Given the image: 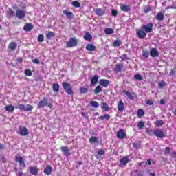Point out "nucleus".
<instances>
[{
	"label": "nucleus",
	"mask_w": 176,
	"mask_h": 176,
	"mask_svg": "<svg viewBox=\"0 0 176 176\" xmlns=\"http://www.w3.org/2000/svg\"><path fill=\"white\" fill-rule=\"evenodd\" d=\"M62 86L67 94L69 96H74V88H72V85H71L70 82H63Z\"/></svg>",
	"instance_id": "f257e3e1"
},
{
	"label": "nucleus",
	"mask_w": 176,
	"mask_h": 176,
	"mask_svg": "<svg viewBox=\"0 0 176 176\" xmlns=\"http://www.w3.org/2000/svg\"><path fill=\"white\" fill-rule=\"evenodd\" d=\"M78 46V39L75 37H71L69 41L66 43V47L71 48Z\"/></svg>",
	"instance_id": "f03ea898"
},
{
	"label": "nucleus",
	"mask_w": 176,
	"mask_h": 176,
	"mask_svg": "<svg viewBox=\"0 0 176 176\" xmlns=\"http://www.w3.org/2000/svg\"><path fill=\"white\" fill-rule=\"evenodd\" d=\"M26 14H27V13L25 12V10H24L17 9L16 10V16L19 20H23V19H25Z\"/></svg>",
	"instance_id": "7ed1b4c3"
},
{
	"label": "nucleus",
	"mask_w": 176,
	"mask_h": 176,
	"mask_svg": "<svg viewBox=\"0 0 176 176\" xmlns=\"http://www.w3.org/2000/svg\"><path fill=\"white\" fill-rule=\"evenodd\" d=\"M142 30H144V32H147V34L152 32L153 31V23H149L147 25H142Z\"/></svg>",
	"instance_id": "20e7f679"
},
{
	"label": "nucleus",
	"mask_w": 176,
	"mask_h": 176,
	"mask_svg": "<svg viewBox=\"0 0 176 176\" xmlns=\"http://www.w3.org/2000/svg\"><path fill=\"white\" fill-rule=\"evenodd\" d=\"M154 135L157 137V138H164V137H166V134H164L163 129L160 128L154 130Z\"/></svg>",
	"instance_id": "39448f33"
},
{
	"label": "nucleus",
	"mask_w": 176,
	"mask_h": 176,
	"mask_svg": "<svg viewBox=\"0 0 176 176\" xmlns=\"http://www.w3.org/2000/svg\"><path fill=\"white\" fill-rule=\"evenodd\" d=\"M47 98L43 97L41 100L38 102L37 107L41 109V108H45V107H47Z\"/></svg>",
	"instance_id": "423d86ee"
},
{
	"label": "nucleus",
	"mask_w": 176,
	"mask_h": 176,
	"mask_svg": "<svg viewBox=\"0 0 176 176\" xmlns=\"http://www.w3.org/2000/svg\"><path fill=\"white\" fill-rule=\"evenodd\" d=\"M117 137L119 140H124V138H127V134H126V131L123 129H120L117 132Z\"/></svg>",
	"instance_id": "0eeeda50"
},
{
	"label": "nucleus",
	"mask_w": 176,
	"mask_h": 176,
	"mask_svg": "<svg viewBox=\"0 0 176 176\" xmlns=\"http://www.w3.org/2000/svg\"><path fill=\"white\" fill-rule=\"evenodd\" d=\"M124 68V65L123 63H117L114 68V72L116 74H119L122 72Z\"/></svg>",
	"instance_id": "6e6552de"
},
{
	"label": "nucleus",
	"mask_w": 176,
	"mask_h": 176,
	"mask_svg": "<svg viewBox=\"0 0 176 176\" xmlns=\"http://www.w3.org/2000/svg\"><path fill=\"white\" fill-rule=\"evenodd\" d=\"M122 93H124V94H126L129 100H130L131 101L134 100V96H135V92H130L129 91L123 90Z\"/></svg>",
	"instance_id": "1a4fd4ad"
},
{
	"label": "nucleus",
	"mask_w": 176,
	"mask_h": 176,
	"mask_svg": "<svg viewBox=\"0 0 176 176\" xmlns=\"http://www.w3.org/2000/svg\"><path fill=\"white\" fill-rule=\"evenodd\" d=\"M19 134L22 137H27L28 134H30V131H28V129L25 126H23L22 128H19Z\"/></svg>",
	"instance_id": "9d476101"
},
{
	"label": "nucleus",
	"mask_w": 176,
	"mask_h": 176,
	"mask_svg": "<svg viewBox=\"0 0 176 176\" xmlns=\"http://www.w3.org/2000/svg\"><path fill=\"white\" fill-rule=\"evenodd\" d=\"M137 35L138 38L140 39H144V38L146 36V32L142 29L137 30Z\"/></svg>",
	"instance_id": "9b49d317"
},
{
	"label": "nucleus",
	"mask_w": 176,
	"mask_h": 176,
	"mask_svg": "<svg viewBox=\"0 0 176 176\" xmlns=\"http://www.w3.org/2000/svg\"><path fill=\"white\" fill-rule=\"evenodd\" d=\"M110 84L111 82L107 79H100L99 80V85L100 86H102V87H108Z\"/></svg>",
	"instance_id": "f8f14e48"
},
{
	"label": "nucleus",
	"mask_w": 176,
	"mask_h": 176,
	"mask_svg": "<svg viewBox=\"0 0 176 176\" xmlns=\"http://www.w3.org/2000/svg\"><path fill=\"white\" fill-rule=\"evenodd\" d=\"M16 49H17V43L11 42L9 43L8 50H9L10 52H14Z\"/></svg>",
	"instance_id": "ddd939ff"
},
{
	"label": "nucleus",
	"mask_w": 176,
	"mask_h": 176,
	"mask_svg": "<svg viewBox=\"0 0 176 176\" xmlns=\"http://www.w3.org/2000/svg\"><path fill=\"white\" fill-rule=\"evenodd\" d=\"M63 13L67 16V19H68L69 20H72V19H74V13H72V12L69 11L68 10H64L63 11Z\"/></svg>",
	"instance_id": "4468645a"
},
{
	"label": "nucleus",
	"mask_w": 176,
	"mask_h": 176,
	"mask_svg": "<svg viewBox=\"0 0 176 176\" xmlns=\"http://www.w3.org/2000/svg\"><path fill=\"white\" fill-rule=\"evenodd\" d=\"M15 162L19 163V166H21V167H23V168L25 167V162H24L23 157H16Z\"/></svg>",
	"instance_id": "2eb2a0df"
},
{
	"label": "nucleus",
	"mask_w": 176,
	"mask_h": 176,
	"mask_svg": "<svg viewBox=\"0 0 176 176\" xmlns=\"http://www.w3.org/2000/svg\"><path fill=\"white\" fill-rule=\"evenodd\" d=\"M120 10L122 12H125V13H127L131 10V6H127L126 4H123L120 6Z\"/></svg>",
	"instance_id": "dca6fc26"
},
{
	"label": "nucleus",
	"mask_w": 176,
	"mask_h": 176,
	"mask_svg": "<svg viewBox=\"0 0 176 176\" xmlns=\"http://www.w3.org/2000/svg\"><path fill=\"white\" fill-rule=\"evenodd\" d=\"M60 150L62 151L63 153H64L65 156H69L71 155V151H69L68 146H63L60 148Z\"/></svg>",
	"instance_id": "f3484780"
},
{
	"label": "nucleus",
	"mask_w": 176,
	"mask_h": 176,
	"mask_svg": "<svg viewBox=\"0 0 176 176\" xmlns=\"http://www.w3.org/2000/svg\"><path fill=\"white\" fill-rule=\"evenodd\" d=\"M150 56L151 57H153L154 58L156 57H159V52L156 48H152L150 50Z\"/></svg>",
	"instance_id": "a211bd4d"
},
{
	"label": "nucleus",
	"mask_w": 176,
	"mask_h": 176,
	"mask_svg": "<svg viewBox=\"0 0 176 176\" xmlns=\"http://www.w3.org/2000/svg\"><path fill=\"white\" fill-rule=\"evenodd\" d=\"M129 162H130L129 157H122L120 160V164L121 166H126Z\"/></svg>",
	"instance_id": "6ab92c4d"
},
{
	"label": "nucleus",
	"mask_w": 176,
	"mask_h": 176,
	"mask_svg": "<svg viewBox=\"0 0 176 176\" xmlns=\"http://www.w3.org/2000/svg\"><path fill=\"white\" fill-rule=\"evenodd\" d=\"M100 108L103 109L104 112H108L111 109L109 106L107 104V102H102Z\"/></svg>",
	"instance_id": "aec40b11"
},
{
	"label": "nucleus",
	"mask_w": 176,
	"mask_h": 176,
	"mask_svg": "<svg viewBox=\"0 0 176 176\" xmlns=\"http://www.w3.org/2000/svg\"><path fill=\"white\" fill-rule=\"evenodd\" d=\"M117 108L119 112H123L124 111V103H123V100L119 101Z\"/></svg>",
	"instance_id": "412c9836"
},
{
	"label": "nucleus",
	"mask_w": 176,
	"mask_h": 176,
	"mask_svg": "<svg viewBox=\"0 0 176 176\" xmlns=\"http://www.w3.org/2000/svg\"><path fill=\"white\" fill-rule=\"evenodd\" d=\"M33 28L34 25H32V23H26L23 27L24 31H26L27 32H30V31H31V30H32Z\"/></svg>",
	"instance_id": "4be33fe9"
},
{
	"label": "nucleus",
	"mask_w": 176,
	"mask_h": 176,
	"mask_svg": "<svg viewBox=\"0 0 176 176\" xmlns=\"http://www.w3.org/2000/svg\"><path fill=\"white\" fill-rule=\"evenodd\" d=\"M52 171H53L52 166L50 165H47L44 169V174L46 175H50L52 174Z\"/></svg>",
	"instance_id": "5701e85b"
},
{
	"label": "nucleus",
	"mask_w": 176,
	"mask_h": 176,
	"mask_svg": "<svg viewBox=\"0 0 176 176\" xmlns=\"http://www.w3.org/2000/svg\"><path fill=\"white\" fill-rule=\"evenodd\" d=\"M38 171H39V169L35 166H31L30 167V173L32 175H36L38 174Z\"/></svg>",
	"instance_id": "b1692460"
},
{
	"label": "nucleus",
	"mask_w": 176,
	"mask_h": 176,
	"mask_svg": "<svg viewBox=\"0 0 176 176\" xmlns=\"http://www.w3.org/2000/svg\"><path fill=\"white\" fill-rule=\"evenodd\" d=\"M52 90L54 93H58L60 91V85L57 82L53 83Z\"/></svg>",
	"instance_id": "393cba45"
},
{
	"label": "nucleus",
	"mask_w": 176,
	"mask_h": 176,
	"mask_svg": "<svg viewBox=\"0 0 176 176\" xmlns=\"http://www.w3.org/2000/svg\"><path fill=\"white\" fill-rule=\"evenodd\" d=\"M155 19H157L158 21H163V20H164V14L162 12H157Z\"/></svg>",
	"instance_id": "a878e982"
},
{
	"label": "nucleus",
	"mask_w": 176,
	"mask_h": 176,
	"mask_svg": "<svg viewBox=\"0 0 176 176\" xmlns=\"http://www.w3.org/2000/svg\"><path fill=\"white\" fill-rule=\"evenodd\" d=\"M95 13L97 16H104V14H105V12L102 8H96L95 10Z\"/></svg>",
	"instance_id": "bb28decb"
},
{
	"label": "nucleus",
	"mask_w": 176,
	"mask_h": 176,
	"mask_svg": "<svg viewBox=\"0 0 176 176\" xmlns=\"http://www.w3.org/2000/svg\"><path fill=\"white\" fill-rule=\"evenodd\" d=\"M85 49L86 50H88V52H94V50H96V45L93 44H87Z\"/></svg>",
	"instance_id": "cd10ccee"
},
{
	"label": "nucleus",
	"mask_w": 176,
	"mask_h": 176,
	"mask_svg": "<svg viewBox=\"0 0 176 176\" xmlns=\"http://www.w3.org/2000/svg\"><path fill=\"white\" fill-rule=\"evenodd\" d=\"M89 90H90V87H87V88L85 87H80V94H86V93H88Z\"/></svg>",
	"instance_id": "c85d7f7f"
},
{
	"label": "nucleus",
	"mask_w": 176,
	"mask_h": 176,
	"mask_svg": "<svg viewBox=\"0 0 176 176\" xmlns=\"http://www.w3.org/2000/svg\"><path fill=\"white\" fill-rule=\"evenodd\" d=\"M98 119H100V120H104V119L106 120H109L111 119V116L109 114H104L103 116H99Z\"/></svg>",
	"instance_id": "c756f323"
},
{
	"label": "nucleus",
	"mask_w": 176,
	"mask_h": 176,
	"mask_svg": "<svg viewBox=\"0 0 176 176\" xmlns=\"http://www.w3.org/2000/svg\"><path fill=\"white\" fill-rule=\"evenodd\" d=\"M144 115H145V111H144V109H138V111H137L138 118H142Z\"/></svg>",
	"instance_id": "7c9ffc66"
},
{
	"label": "nucleus",
	"mask_w": 176,
	"mask_h": 176,
	"mask_svg": "<svg viewBox=\"0 0 176 176\" xmlns=\"http://www.w3.org/2000/svg\"><path fill=\"white\" fill-rule=\"evenodd\" d=\"M47 39H48V41H50V39H52V38H54V36H56V34H54V32H49L46 35H45Z\"/></svg>",
	"instance_id": "2f4dec72"
},
{
	"label": "nucleus",
	"mask_w": 176,
	"mask_h": 176,
	"mask_svg": "<svg viewBox=\"0 0 176 176\" xmlns=\"http://www.w3.org/2000/svg\"><path fill=\"white\" fill-rule=\"evenodd\" d=\"M84 39L85 41H91L93 39V36L89 32H86L84 35Z\"/></svg>",
	"instance_id": "473e14b6"
},
{
	"label": "nucleus",
	"mask_w": 176,
	"mask_h": 176,
	"mask_svg": "<svg viewBox=\"0 0 176 176\" xmlns=\"http://www.w3.org/2000/svg\"><path fill=\"white\" fill-rule=\"evenodd\" d=\"M145 127V122L140 120L138 124V129L142 130Z\"/></svg>",
	"instance_id": "72a5a7b5"
},
{
	"label": "nucleus",
	"mask_w": 176,
	"mask_h": 176,
	"mask_svg": "<svg viewBox=\"0 0 176 176\" xmlns=\"http://www.w3.org/2000/svg\"><path fill=\"white\" fill-rule=\"evenodd\" d=\"M102 91V87L101 86L98 85L95 89L94 90V92L95 94H100Z\"/></svg>",
	"instance_id": "f704fd0d"
},
{
	"label": "nucleus",
	"mask_w": 176,
	"mask_h": 176,
	"mask_svg": "<svg viewBox=\"0 0 176 176\" xmlns=\"http://www.w3.org/2000/svg\"><path fill=\"white\" fill-rule=\"evenodd\" d=\"M142 56L144 58H148V57H149V51H148V50H143L142 52Z\"/></svg>",
	"instance_id": "c9c22d12"
},
{
	"label": "nucleus",
	"mask_w": 176,
	"mask_h": 176,
	"mask_svg": "<svg viewBox=\"0 0 176 176\" xmlns=\"http://www.w3.org/2000/svg\"><path fill=\"white\" fill-rule=\"evenodd\" d=\"M146 133L151 137L155 135V131H153V129H151L149 128H146Z\"/></svg>",
	"instance_id": "e433bc0d"
},
{
	"label": "nucleus",
	"mask_w": 176,
	"mask_h": 176,
	"mask_svg": "<svg viewBox=\"0 0 176 176\" xmlns=\"http://www.w3.org/2000/svg\"><path fill=\"white\" fill-rule=\"evenodd\" d=\"M163 124H164V122L162 120H157L155 122V125L156 126V127H162Z\"/></svg>",
	"instance_id": "4c0bfd02"
},
{
	"label": "nucleus",
	"mask_w": 176,
	"mask_h": 176,
	"mask_svg": "<svg viewBox=\"0 0 176 176\" xmlns=\"http://www.w3.org/2000/svg\"><path fill=\"white\" fill-rule=\"evenodd\" d=\"M113 32H115V30L111 28L104 29V33L106 35H111V34H113Z\"/></svg>",
	"instance_id": "58836bf2"
},
{
	"label": "nucleus",
	"mask_w": 176,
	"mask_h": 176,
	"mask_svg": "<svg viewBox=\"0 0 176 176\" xmlns=\"http://www.w3.org/2000/svg\"><path fill=\"white\" fill-rule=\"evenodd\" d=\"M98 82V76L95 75L91 80V85H96Z\"/></svg>",
	"instance_id": "ea45409f"
},
{
	"label": "nucleus",
	"mask_w": 176,
	"mask_h": 176,
	"mask_svg": "<svg viewBox=\"0 0 176 176\" xmlns=\"http://www.w3.org/2000/svg\"><path fill=\"white\" fill-rule=\"evenodd\" d=\"M90 144H97L98 142V139L96 136H92L89 139Z\"/></svg>",
	"instance_id": "a19ab883"
},
{
	"label": "nucleus",
	"mask_w": 176,
	"mask_h": 176,
	"mask_svg": "<svg viewBox=\"0 0 176 176\" xmlns=\"http://www.w3.org/2000/svg\"><path fill=\"white\" fill-rule=\"evenodd\" d=\"M6 111H7V112H13V111H14V107L12 104L6 106Z\"/></svg>",
	"instance_id": "79ce46f5"
},
{
	"label": "nucleus",
	"mask_w": 176,
	"mask_h": 176,
	"mask_svg": "<svg viewBox=\"0 0 176 176\" xmlns=\"http://www.w3.org/2000/svg\"><path fill=\"white\" fill-rule=\"evenodd\" d=\"M90 105L93 108H98L100 107V104L97 101H91Z\"/></svg>",
	"instance_id": "37998d69"
},
{
	"label": "nucleus",
	"mask_w": 176,
	"mask_h": 176,
	"mask_svg": "<svg viewBox=\"0 0 176 176\" xmlns=\"http://www.w3.org/2000/svg\"><path fill=\"white\" fill-rule=\"evenodd\" d=\"M134 78L136 80H142L144 79V78L142 77V75L140 74H135L134 76Z\"/></svg>",
	"instance_id": "c03bdc74"
},
{
	"label": "nucleus",
	"mask_w": 176,
	"mask_h": 176,
	"mask_svg": "<svg viewBox=\"0 0 176 176\" xmlns=\"http://www.w3.org/2000/svg\"><path fill=\"white\" fill-rule=\"evenodd\" d=\"M72 5L76 8H80V3H79V1H74L72 2Z\"/></svg>",
	"instance_id": "a18cd8bd"
},
{
	"label": "nucleus",
	"mask_w": 176,
	"mask_h": 176,
	"mask_svg": "<svg viewBox=\"0 0 176 176\" xmlns=\"http://www.w3.org/2000/svg\"><path fill=\"white\" fill-rule=\"evenodd\" d=\"M7 14L10 17H13L14 16V11L12 8H9L7 11Z\"/></svg>",
	"instance_id": "49530a36"
},
{
	"label": "nucleus",
	"mask_w": 176,
	"mask_h": 176,
	"mask_svg": "<svg viewBox=\"0 0 176 176\" xmlns=\"http://www.w3.org/2000/svg\"><path fill=\"white\" fill-rule=\"evenodd\" d=\"M166 85H167V82H166V81L162 80L161 82L158 84V87H160V89H162V87H164V86H166Z\"/></svg>",
	"instance_id": "de8ad7c7"
},
{
	"label": "nucleus",
	"mask_w": 176,
	"mask_h": 176,
	"mask_svg": "<svg viewBox=\"0 0 176 176\" xmlns=\"http://www.w3.org/2000/svg\"><path fill=\"white\" fill-rule=\"evenodd\" d=\"M37 41L38 42H43L45 41V36L43 34H39Z\"/></svg>",
	"instance_id": "09e8293b"
},
{
	"label": "nucleus",
	"mask_w": 176,
	"mask_h": 176,
	"mask_svg": "<svg viewBox=\"0 0 176 176\" xmlns=\"http://www.w3.org/2000/svg\"><path fill=\"white\" fill-rule=\"evenodd\" d=\"M25 75L27 76H32V72L30 69H26L24 71Z\"/></svg>",
	"instance_id": "8fccbe9b"
},
{
	"label": "nucleus",
	"mask_w": 176,
	"mask_h": 176,
	"mask_svg": "<svg viewBox=\"0 0 176 176\" xmlns=\"http://www.w3.org/2000/svg\"><path fill=\"white\" fill-rule=\"evenodd\" d=\"M151 10H152V6H148L144 8V12L146 14L149 13V12H151Z\"/></svg>",
	"instance_id": "3c124183"
},
{
	"label": "nucleus",
	"mask_w": 176,
	"mask_h": 176,
	"mask_svg": "<svg viewBox=\"0 0 176 176\" xmlns=\"http://www.w3.org/2000/svg\"><path fill=\"white\" fill-rule=\"evenodd\" d=\"M113 46H114L115 47H118L120 46V41H119V40H116V41L113 43Z\"/></svg>",
	"instance_id": "603ef678"
},
{
	"label": "nucleus",
	"mask_w": 176,
	"mask_h": 176,
	"mask_svg": "<svg viewBox=\"0 0 176 176\" xmlns=\"http://www.w3.org/2000/svg\"><path fill=\"white\" fill-rule=\"evenodd\" d=\"M34 109V107L31 104H28L27 107H25V112L32 111Z\"/></svg>",
	"instance_id": "864d4df0"
},
{
	"label": "nucleus",
	"mask_w": 176,
	"mask_h": 176,
	"mask_svg": "<svg viewBox=\"0 0 176 176\" xmlns=\"http://www.w3.org/2000/svg\"><path fill=\"white\" fill-rule=\"evenodd\" d=\"M169 153H171V148H170V147L165 148L164 154L169 155Z\"/></svg>",
	"instance_id": "5fc2aeb1"
},
{
	"label": "nucleus",
	"mask_w": 176,
	"mask_h": 176,
	"mask_svg": "<svg viewBox=\"0 0 176 176\" xmlns=\"http://www.w3.org/2000/svg\"><path fill=\"white\" fill-rule=\"evenodd\" d=\"M98 155H99V156H103V155H105V151L104 149H99L98 151Z\"/></svg>",
	"instance_id": "6e6d98bb"
},
{
	"label": "nucleus",
	"mask_w": 176,
	"mask_h": 176,
	"mask_svg": "<svg viewBox=\"0 0 176 176\" xmlns=\"http://www.w3.org/2000/svg\"><path fill=\"white\" fill-rule=\"evenodd\" d=\"M18 108H19V109H21V111H25V106L24 105V104H19Z\"/></svg>",
	"instance_id": "4d7b16f0"
},
{
	"label": "nucleus",
	"mask_w": 176,
	"mask_h": 176,
	"mask_svg": "<svg viewBox=\"0 0 176 176\" xmlns=\"http://www.w3.org/2000/svg\"><path fill=\"white\" fill-rule=\"evenodd\" d=\"M146 104L147 105H153V100H146Z\"/></svg>",
	"instance_id": "13d9d810"
},
{
	"label": "nucleus",
	"mask_w": 176,
	"mask_h": 176,
	"mask_svg": "<svg viewBox=\"0 0 176 176\" xmlns=\"http://www.w3.org/2000/svg\"><path fill=\"white\" fill-rule=\"evenodd\" d=\"M122 60H129V58H127V54H123L120 57Z\"/></svg>",
	"instance_id": "bf43d9fd"
},
{
	"label": "nucleus",
	"mask_w": 176,
	"mask_h": 176,
	"mask_svg": "<svg viewBox=\"0 0 176 176\" xmlns=\"http://www.w3.org/2000/svg\"><path fill=\"white\" fill-rule=\"evenodd\" d=\"M111 14H112V16H114V17H116V16H118V10H112Z\"/></svg>",
	"instance_id": "052dcab7"
},
{
	"label": "nucleus",
	"mask_w": 176,
	"mask_h": 176,
	"mask_svg": "<svg viewBox=\"0 0 176 176\" xmlns=\"http://www.w3.org/2000/svg\"><path fill=\"white\" fill-rule=\"evenodd\" d=\"M170 75H175V74H176V67H174L173 69H172L170 72Z\"/></svg>",
	"instance_id": "680f3d73"
},
{
	"label": "nucleus",
	"mask_w": 176,
	"mask_h": 176,
	"mask_svg": "<svg viewBox=\"0 0 176 176\" xmlns=\"http://www.w3.org/2000/svg\"><path fill=\"white\" fill-rule=\"evenodd\" d=\"M32 63H33L34 64H39V60L38 59H33L32 60Z\"/></svg>",
	"instance_id": "e2e57ef3"
},
{
	"label": "nucleus",
	"mask_w": 176,
	"mask_h": 176,
	"mask_svg": "<svg viewBox=\"0 0 176 176\" xmlns=\"http://www.w3.org/2000/svg\"><path fill=\"white\" fill-rule=\"evenodd\" d=\"M132 145H133V148H138V147H140V143L134 142V143L132 144Z\"/></svg>",
	"instance_id": "0e129e2a"
},
{
	"label": "nucleus",
	"mask_w": 176,
	"mask_h": 176,
	"mask_svg": "<svg viewBox=\"0 0 176 176\" xmlns=\"http://www.w3.org/2000/svg\"><path fill=\"white\" fill-rule=\"evenodd\" d=\"M167 9H176V6H168L166 8V10H167Z\"/></svg>",
	"instance_id": "69168bd1"
},
{
	"label": "nucleus",
	"mask_w": 176,
	"mask_h": 176,
	"mask_svg": "<svg viewBox=\"0 0 176 176\" xmlns=\"http://www.w3.org/2000/svg\"><path fill=\"white\" fill-rule=\"evenodd\" d=\"M17 63H19V64H21V63H23V58L21 57L18 58Z\"/></svg>",
	"instance_id": "338daca9"
},
{
	"label": "nucleus",
	"mask_w": 176,
	"mask_h": 176,
	"mask_svg": "<svg viewBox=\"0 0 176 176\" xmlns=\"http://www.w3.org/2000/svg\"><path fill=\"white\" fill-rule=\"evenodd\" d=\"M173 157H176V151H173L172 153H171Z\"/></svg>",
	"instance_id": "774afa93"
}]
</instances>
